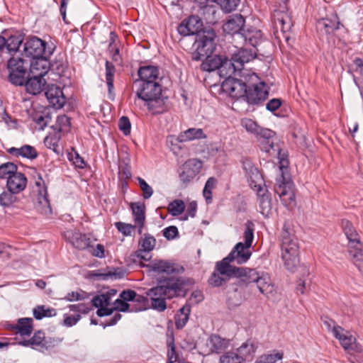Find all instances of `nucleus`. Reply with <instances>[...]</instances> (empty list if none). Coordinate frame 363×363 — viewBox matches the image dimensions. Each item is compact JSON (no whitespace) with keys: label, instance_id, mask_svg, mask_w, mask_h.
Listing matches in <instances>:
<instances>
[{"label":"nucleus","instance_id":"31","mask_svg":"<svg viewBox=\"0 0 363 363\" xmlns=\"http://www.w3.org/2000/svg\"><path fill=\"white\" fill-rule=\"evenodd\" d=\"M66 238L78 250H85L89 246L90 240L84 234L78 232H67Z\"/></svg>","mask_w":363,"mask_h":363},{"label":"nucleus","instance_id":"22","mask_svg":"<svg viewBox=\"0 0 363 363\" xmlns=\"http://www.w3.org/2000/svg\"><path fill=\"white\" fill-rule=\"evenodd\" d=\"M35 186L38 189V203L42 206V211L45 213L50 212V201L48 198L47 188L45 184V182L43 179L41 175L38 174V179L35 181Z\"/></svg>","mask_w":363,"mask_h":363},{"label":"nucleus","instance_id":"52","mask_svg":"<svg viewBox=\"0 0 363 363\" xmlns=\"http://www.w3.org/2000/svg\"><path fill=\"white\" fill-rule=\"evenodd\" d=\"M242 125L246 129L247 132L259 136L261 132L265 128L259 126L255 121L250 118H244L241 121Z\"/></svg>","mask_w":363,"mask_h":363},{"label":"nucleus","instance_id":"62","mask_svg":"<svg viewBox=\"0 0 363 363\" xmlns=\"http://www.w3.org/2000/svg\"><path fill=\"white\" fill-rule=\"evenodd\" d=\"M140 189L143 191V196L145 199H150L153 194L152 188L142 178H138Z\"/></svg>","mask_w":363,"mask_h":363},{"label":"nucleus","instance_id":"26","mask_svg":"<svg viewBox=\"0 0 363 363\" xmlns=\"http://www.w3.org/2000/svg\"><path fill=\"white\" fill-rule=\"evenodd\" d=\"M27 179L21 172H17L7 180V187L9 191L13 194H18L22 191L26 186Z\"/></svg>","mask_w":363,"mask_h":363},{"label":"nucleus","instance_id":"57","mask_svg":"<svg viewBox=\"0 0 363 363\" xmlns=\"http://www.w3.org/2000/svg\"><path fill=\"white\" fill-rule=\"evenodd\" d=\"M115 73V67L110 62H106V80L108 91L111 93L113 89V77Z\"/></svg>","mask_w":363,"mask_h":363},{"label":"nucleus","instance_id":"44","mask_svg":"<svg viewBox=\"0 0 363 363\" xmlns=\"http://www.w3.org/2000/svg\"><path fill=\"white\" fill-rule=\"evenodd\" d=\"M243 168L246 172V174H247L249 179L252 183H257L259 180H262V176L257 169V167H255L250 161L246 160L243 162Z\"/></svg>","mask_w":363,"mask_h":363},{"label":"nucleus","instance_id":"15","mask_svg":"<svg viewBox=\"0 0 363 363\" xmlns=\"http://www.w3.org/2000/svg\"><path fill=\"white\" fill-rule=\"evenodd\" d=\"M256 57V53L252 50L241 48L237 52L234 53L231 59L229 60L230 72L233 74L236 71H240L243 69L245 63H247Z\"/></svg>","mask_w":363,"mask_h":363},{"label":"nucleus","instance_id":"51","mask_svg":"<svg viewBox=\"0 0 363 363\" xmlns=\"http://www.w3.org/2000/svg\"><path fill=\"white\" fill-rule=\"evenodd\" d=\"M17 166L12 162H6L0 165V179H6L7 180L18 172Z\"/></svg>","mask_w":363,"mask_h":363},{"label":"nucleus","instance_id":"34","mask_svg":"<svg viewBox=\"0 0 363 363\" xmlns=\"http://www.w3.org/2000/svg\"><path fill=\"white\" fill-rule=\"evenodd\" d=\"M340 341L341 345L345 350L353 349V345L355 342V338L345 331L342 328H335V335Z\"/></svg>","mask_w":363,"mask_h":363},{"label":"nucleus","instance_id":"28","mask_svg":"<svg viewBox=\"0 0 363 363\" xmlns=\"http://www.w3.org/2000/svg\"><path fill=\"white\" fill-rule=\"evenodd\" d=\"M341 225L349 240L350 249L354 247V246L361 245L359 236L352 223L348 220L343 219L342 220Z\"/></svg>","mask_w":363,"mask_h":363},{"label":"nucleus","instance_id":"59","mask_svg":"<svg viewBox=\"0 0 363 363\" xmlns=\"http://www.w3.org/2000/svg\"><path fill=\"white\" fill-rule=\"evenodd\" d=\"M240 1V0H216V2L224 12L230 13L237 9Z\"/></svg>","mask_w":363,"mask_h":363},{"label":"nucleus","instance_id":"63","mask_svg":"<svg viewBox=\"0 0 363 363\" xmlns=\"http://www.w3.org/2000/svg\"><path fill=\"white\" fill-rule=\"evenodd\" d=\"M115 226L124 236L130 235L133 230L135 228V226H133V225L123 222L115 223Z\"/></svg>","mask_w":363,"mask_h":363},{"label":"nucleus","instance_id":"38","mask_svg":"<svg viewBox=\"0 0 363 363\" xmlns=\"http://www.w3.org/2000/svg\"><path fill=\"white\" fill-rule=\"evenodd\" d=\"M31 117L40 130H43L51 121L50 114L47 110L34 111Z\"/></svg>","mask_w":363,"mask_h":363},{"label":"nucleus","instance_id":"40","mask_svg":"<svg viewBox=\"0 0 363 363\" xmlns=\"http://www.w3.org/2000/svg\"><path fill=\"white\" fill-rule=\"evenodd\" d=\"M257 347V345L255 341L248 340L238 348L237 352L240 355L244 357V361H245L247 358L251 357L254 354Z\"/></svg>","mask_w":363,"mask_h":363},{"label":"nucleus","instance_id":"56","mask_svg":"<svg viewBox=\"0 0 363 363\" xmlns=\"http://www.w3.org/2000/svg\"><path fill=\"white\" fill-rule=\"evenodd\" d=\"M230 277H228L226 275L221 274L216 269L212 273L211 276L208 279V283L210 285L213 286H220L223 283L226 282Z\"/></svg>","mask_w":363,"mask_h":363},{"label":"nucleus","instance_id":"13","mask_svg":"<svg viewBox=\"0 0 363 363\" xmlns=\"http://www.w3.org/2000/svg\"><path fill=\"white\" fill-rule=\"evenodd\" d=\"M202 168L201 160L192 158L186 161L180 168L179 179L186 186L200 172Z\"/></svg>","mask_w":363,"mask_h":363},{"label":"nucleus","instance_id":"47","mask_svg":"<svg viewBox=\"0 0 363 363\" xmlns=\"http://www.w3.org/2000/svg\"><path fill=\"white\" fill-rule=\"evenodd\" d=\"M184 140H182L180 133L178 135H169L167 138V143L170 150L174 154H179L183 149Z\"/></svg>","mask_w":363,"mask_h":363},{"label":"nucleus","instance_id":"33","mask_svg":"<svg viewBox=\"0 0 363 363\" xmlns=\"http://www.w3.org/2000/svg\"><path fill=\"white\" fill-rule=\"evenodd\" d=\"M8 152L17 157L21 156L30 160H33L38 156L36 150L33 146L28 145H23L19 148L11 147L8 149Z\"/></svg>","mask_w":363,"mask_h":363},{"label":"nucleus","instance_id":"14","mask_svg":"<svg viewBox=\"0 0 363 363\" xmlns=\"http://www.w3.org/2000/svg\"><path fill=\"white\" fill-rule=\"evenodd\" d=\"M340 26H342L337 14H334L330 18H320L316 22L317 31L320 35H326L328 40L331 38Z\"/></svg>","mask_w":363,"mask_h":363},{"label":"nucleus","instance_id":"30","mask_svg":"<svg viewBox=\"0 0 363 363\" xmlns=\"http://www.w3.org/2000/svg\"><path fill=\"white\" fill-rule=\"evenodd\" d=\"M45 84V80L43 77L33 74V77L28 78L24 85L28 93L36 95L43 90Z\"/></svg>","mask_w":363,"mask_h":363},{"label":"nucleus","instance_id":"10","mask_svg":"<svg viewBox=\"0 0 363 363\" xmlns=\"http://www.w3.org/2000/svg\"><path fill=\"white\" fill-rule=\"evenodd\" d=\"M259 137V144L262 150L269 155H277L280 158L281 148L275 133L270 129H264Z\"/></svg>","mask_w":363,"mask_h":363},{"label":"nucleus","instance_id":"49","mask_svg":"<svg viewBox=\"0 0 363 363\" xmlns=\"http://www.w3.org/2000/svg\"><path fill=\"white\" fill-rule=\"evenodd\" d=\"M116 35L113 32L110 33V43L108 45V52L111 55L113 61L120 63L121 62V56L118 47L116 44Z\"/></svg>","mask_w":363,"mask_h":363},{"label":"nucleus","instance_id":"55","mask_svg":"<svg viewBox=\"0 0 363 363\" xmlns=\"http://www.w3.org/2000/svg\"><path fill=\"white\" fill-rule=\"evenodd\" d=\"M70 119L66 115L59 116L57 118L55 129L59 133H66L69 130L70 128Z\"/></svg>","mask_w":363,"mask_h":363},{"label":"nucleus","instance_id":"48","mask_svg":"<svg viewBox=\"0 0 363 363\" xmlns=\"http://www.w3.org/2000/svg\"><path fill=\"white\" fill-rule=\"evenodd\" d=\"M148 299L147 297L135 294V298L130 305L132 306L131 311L139 312L145 311L149 308Z\"/></svg>","mask_w":363,"mask_h":363},{"label":"nucleus","instance_id":"12","mask_svg":"<svg viewBox=\"0 0 363 363\" xmlns=\"http://www.w3.org/2000/svg\"><path fill=\"white\" fill-rule=\"evenodd\" d=\"M274 191L277 194L284 206H290L295 201V194L293 189V183L286 181L284 173H281V178L277 180L274 186Z\"/></svg>","mask_w":363,"mask_h":363},{"label":"nucleus","instance_id":"24","mask_svg":"<svg viewBox=\"0 0 363 363\" xmlns=\"http://www.w3.org/2000/svg\"><path fill=\"white\" fill-rule=\"evenodd\" d=\"M45 96L50 104L57 108H62L65 97L62 89L54 84H48L45 89Z\"/></svg>","mask_w":363,"mask_h":363},{"label":"nucleus","instance_id":"5","mask_svg":"<svg viewBox=\"0 0 363 363\" xmlns=\"http://www.w3.org/2000/svg\"><path fill=\"white\" fill-rule=\"evenodd\" d=\"M250 248L241 242L237 243L226 257L216 263V269L221 274L225 275L235 267L230 265V262L238 264L247 262L252 255Z\"/></svg>","mask_w":363,"mask_h":363},{"label":"nucleus","instance_id":"29","mask_svg":"<svg viewBox=\"0 0 363 363\" xmlns=\"http://www.w3.org/2000/svg\"><path fill=\"white\" fill-rule=\"evenodd\" d=\"M273 21L275 27L280 29L284 33L289 31L292 22L289 16L284 11H275L273 14Z\"/></svg>","mask_w":363,"mask_h":363},{"label":"nucleus","instance_id":"23","mask_svg":"<svg viewBox=\"0 0 363 363\" xmlns=\"http://www.w3.org/2000/svg\"><path fill=\"white\" fill-rule=\"evenodd\" d=\"M50 56H42L32 60L30 63V72L32 74L44 77L49 71Z\"/></svg>","mask_w":363,"mask_h":363},{"label":"nucleus","instance_id":"64","mask_svg":"<svg viewBox=\"0 0 363 363\" xmlns=\"http://www.w3.org/2000/svg\"><path fill=\"white\" fill-rule=\"evenodd\" d=\"M16 201L13 194L9 191L0 193V204L4 206H9Z\"/></svg>","mask_w":363,"mask_h":363},{"label":"nucleus","instance_id":"25","mask_svg":"<svg viewBox=\"0 0 363 363\" xmlns=\"http://www.w3.org/2000/svg\"><path fill=\"white\" fill-rule=\"evenodd\" d=\"M255 187H258L257 191V202L260 208L262 214L267 216L270 212L272 208V201L270 195L266 188L262 187L259 184L255 185Z\"/></svg>","mask_w":363,"mask_h":363},{"label":"nucleus","instance_id":"37","mask_svg":"<svg viewBox=\"0 0 363 363\" xmlns=\"http://www.w3.org/2000/svg\"><path fill=\"white\" fill-rule=\"evenodd\" d=\"M182 140L189 142L194 140L204 139L206 135L201 128H191L180 133Z\"/></svg>","mask_w":363,"mask_h":363},{"label":"nucleus","instance_id":"46","mask_svg":"<svg viewBox=\"0 0 363 363\" xmlns=\"http://www.w3.org/2000/svg\"><path fill=\"white\" fill-rule=\"evenodd\" d=\"M44 333L38 331L34 333L33 336L30 339L20 342L19 344L25 347L30 346L33 348H35L36 347L44 345Z\"/></svg>","mask_w":363,"mask_h":363},{"label":"nucleus","instance_id":"18","mask_svg":"<svg viewBox=\"0 0 363 363\" xmlns=\"http://www.w3.org/2000/svg\"><path fill=\"white\" fill-rule=\"evenodd\" d=\"M139 249L135 252V255L140 259L147 261L150 259V256L144 255L149 253L154 250L156 245V239L149 233H145L138 242Z\"/></svg>","mask_w":363,"mask_h":363},{"label":"nucleus","instance_id":"60","mask_svg":"<svg viewBox=\"0 0 363 363\" xmlns=\"http://www.w3.org/2000/svg\"><path fill=\"white\" fill-rule=\"evenodd\" d=\"M6 45L9 52L17 51L23 42L21 35H11L6 40Z\"/></svg>","mask_w":363,"mask_h":363},{"label":"nucleus","instance_id":"6","mask_svg":"<svg viewBox=\"0 0 363 363\" xmlns=\"http://www.w3.org/2000/svg\"><path fill=\"white\" fill-rule=\"evenodd\" d=\"M214 38L215 33L213 31H207L196 38L193 45L195 50L191 52V59L203 61L205 57L211 55L216 48Z\"/></svg>","mask_w":363,"mask_h":363},{"label":"nucleus","instance_id":"41","mask_svg":"<svg viewBox=\"0 0 363 363\" xmlns=\"http://www.w3.org/2000/svg\"><path fill=\"white\" fill-rule=\"evenodd\" d=\"M349 253L352 257L354 264L363 274V252L362 246H354V247L349 250Z\"/></svg>","mask_w":363,"mask_h":363},{"label":"nucleus","instance_id":"3","mask_svg":"<svg viewBox=\"0 0 363 363\" xmlns=\"http://www.w3.org/2000/svg\"><path fill=\"white\" fill-rule=\"evenodd\" d=\"M256 269L234 267L225 274L228 277H235L238 280L231 284L232 291L228 292V301L230 306H240L242 301V293L240 289L247 287L249 284L255 283L259 278V273Z\"/></svg>","mask_w":363,"mask_h":363},{"label":"nucleus","instance_id":"36","mask_svg":"<svg viewBox=\"0 0 363 363\" xmlns=\"http://www.w3.org/2000/svg\"><path fill=\"white\" fill-rule=\"evenodd\" d=\"M257 284V289L262 294H267L272 291V285L270 277L264 272L259 273V278L255 282Z\"/></svg>","mask_w":363,"mask_h":363},{"label":"nucleus","instance_id":"8","mask_svg":"<svg viewBox=\"0 0 363 363\" xmlns=\"http://www.w3.org/2000/svg\"><path fill=\"white\" fill-rule=\"evenodd\" d=\"M55 50L54 47L48 46L45 41L37 37L30 38L24 44L25 55L33 59L45 56H51Z\"/></svg>","mask_w":363,"mask_h":363},{"label":"nucleus","instance_id":"9","mask_svg":"<svg viewBox=\"0 0 363 363\" xmlns=\"http://www.w3.org/2000/svg\"><path fill=\"white\" fill-rule=\"evenodd\" d=\"M204 61L201 65V69L203 71L211 72L218 69L220 75L223 77L230 76L232 74L230 72V65H231L229 60L223 56L215 55L204 58Z\"/></svg>","mask_w":363,"mask_h":363},{"label":"nucleus","instance_id":"19","mask_svg":"<svg viewBox=\"0 0 363 363\" xmlns=\"http://www.w3.org/2000/svg\"><path fill=\"white\" fill-rule=\"evenodd\" d=\"M150 267L155 272L167 274H180L184 272L183 267L165 260L155 261L150 264Z\"/></svg>","mask_w":363,"mask_h":363},{"label":"nucleus","instance_id":"1","mask_svg":"<svg viewBox=\"0 0 363 363\" xmlns=\"http://www.w3.org/2000/svg\"><path fill=\"white\" fill-rule=\"evenodd\" d=\"M134 88L137 97L145 102V106L152 114H161L167 110L159 82L135 81Z\"/></svg>","mask_w":363,"mask_h":363},{"label":"nucleus","instance_id":"7","mask_svg":"<svg viewBox=\"0 0 363 363\" xmlns=\"http://www.w3.org/2000/svg\"><path fill=\"white\" fill-rule=\"evenodd\" d=\"M28 62L20 57H11L8 61L9 80L16 86L25 84Z\"/></svg>","mask_w":363,"mask_h":363},{"label":"nucleus","instance_id":"39","mask_svg":"<svg viewBox=\"0 0 363 363\" xmlns=\"http://www.w3.org/2000/svg\"><path fill=\"white\" fill-rule=\"evenodd\" d=\"M191 311V306L189 303L185 304L181 308L175 316V325L177 329H182L187 323L189 315Z\"/></svg>","mask_w":363,"mask_h":363},{"label":"nucleus","instance_id":"27","mask_svg":"<svg viewBox=\"0 0 363 363\" xmlns=\"http://www.w3.org/2000/svg\"><path fill=\"white\" fill-rule=\"evenodd\" d=\"M110 308L113 309V312L114 311H120V312H129L133 313L132 306L130 303H128L121 298L116 299L113 303V306ZM121 318V315L117 312L114 314V315L110 319L106 320L107 325H113L117 323V322Z\"/></svg>","mask_w":363,"mask_h":363},{"label":"nucleus","instance_id":"4","mask_svg":"<svg viewBox=\"0 0 363 363\" xmlns=\"http://www.w3.org/2000/svg\"><path fill=\"white\" fill-rule=\"evenodd\" d=\"M281 258L287 269L293 271L298 264L299 246L293 230L285 223L281 235Z\"/></svg>","mask_w":363,"mask_h":363},{"label":"nucleus","instance_id":"42","mask_svg":"<svg viewBox=\"0 0 363 363\" xmlns=\"http://www.w3.org/2000/svg\"><path fill=\"white\" fill-rule=\"evenodd\" d=\"M210 342L212 346L213 351L220 353L229 345V340L221 337L218 335H212L210 337Z\"/></svg>","mask_w":363,"mask_h":363},{"label":"nucleus","instance_id":"16","mask_svg":"<svg viewBox=\"0 0 363 363\" xmlns=\"http://www.w3.org/2000/svg\"><path fill=\"white\" fill-rule=\"evenodd\" d=\"M203 30V22L197 16H191L183 20L179 25L177 30L181 35H198Z\"/></svg>","mask_w":363,"mask_h":363},{"label":"nucleus","instance_id":"35","mask_svg":"<svg viewBox=\"0 0 363 363\" xmlns=\"http://www.w3.org/2000/svg\"><path fill=\"white\" fill-rule=\"evenodd\" d=\"M33 320L31 318H20L13 328L16 330V333H19L21 335L29 336L33 330Z\"/></svg>","mask_w":363,"mask_h":363},{"label":"nucleus","instance_id":"11","mask_svg":"<svg viewBox=\"0 0 363 363\" xmlns=\"http://www.w3.org/2000/svg\"><path fill=\"white\" fill-rule=\"evenodd\" d=\"M225 77L221 85L223 91L232 98L245 99L247 88L246 84L242 80L232 78L230 76Z\"/></svg>","mask_w":363,"mask_h":363},{"label":"nucleus","instance_id":"58","mask_svg":"<svg viewBox=\"0 0 363 363\" xmlns=\"http://www.w3.org/2000/svg\"><path fill=\"white\" fill-rule=\"evenodd\" d=\"M216 180L213 177H210L206 182L203 190V196L206 203H210L212 201V189L215 187Z\"/></svg>","mask_w":363,"mask_h":363},{"label":"nucleus","instance_id":"50","mask_svg":"<svg viewBox=\"0 0 363 363\" xmlns=\"http://www.w3.org/2000/svg\"><path fill=\"white\" fill-rule=\"evenodd\" d=\"M254 223L250 220H247L245 224V230L243 232L244 245L249 247L252 246L254 240Z\"/></svg>","mask_w":363,"mask_h":363},{"label":"nucleus","instance_id":"2","mask_svg":"<svg viewBox=\"0 0 363 363\" xmlns=\"http://www.w3.org/2000/svg\"><path fill=\"white\" fill-rule=\"evenodd\" d=\"M185 281L182 278L169 279L164 284L152 288L147 292L150 297L152 308L158 311L167 308L165 299L174 296H184Z\"/></svg>","mask_w":363,"mask_h":363},{"label":"nucleus","instance_id":"17","mask_svg":"<svg viewBox=\"0 0 363 363\" xmlns=\"http://www.w3.org/2000/svg\"><path fill=\"white\" fill-rule=\"evenodd\" d=\"M269 92L267 85L264 82H259L255 84L252 87L247 88L245 100L251 104H258L264 101L268 96Z\"/></svg>","mask_w":363,"mask_h":363},{"label":"nucleus","instance_id":"61","mask_svg":"<svg viewBox=\"0 0 363 363\" xmlns=\"http://www.w3.org/2000/svg\"><path fill=\"white\" fill-rule=\"evenodd\" d=\"M283 354L276 352L273 354H263L260 356L255 363H275L278 360L281 359Z\"/></svg>","mask_w":363,"mask_h":363},{"label":"nucleus","instance_id":"32","mask_svg":"<svg viewBox=\"0 0 363 363\" xmlns=\"http://www.w3.org/2000/svg\"><path fill=\"white\" fill-rule=\"evenodd\" d=\"M159 69L156 66H142L140 67L138 70V75L140 77V79H138L137 81L157 82V79H159Z\"/></svg>","mask_w":363,"mask_h":363},{"label":"nucleus","instance_id":"54","mask_svg":"<svg viewBox=\"0 0 363 363\" xmlns=\"http://www.w3.org/2000/svg\"><path fill=\"white\" fill-rule=\"evenodd\" d=\"M244 357L238 352H228L220 358V363H243Z\"/></svg>","mask_w":363,"mask_h":363},{"label":"nucleus","instance_id":"21","mask_svg":"<svg viewBox=\"0 0 363 363\" xmlns=\"http://www.w3.org/2000/svg\"><path fill=\"white\" fill-rule=\"evenodd\" d=\"M245 20L241 14H233L228 17L223 26V31L228 34H235L242 30Z\"/></svg>","mask_w":363,"mask_h":363},{"label":"nucleus","instance_id":"20","mask_svg":"<svg viewBox=\"0 0 363 363\" xmlns=\"http://www.w3.org/2000/svg\"><path fill=\"white\" fill-rule=\"evenodd\" d=\"M91 302L94 306L98 308L96 311L98 316H106L113 313V309L108 307L111 302V297L108 294H102L94 296Z\"/></svg>","mask_w":363,"mask_h":363},{"label":"nucleus","instance_id":"43","mask_svg":"<svg viewBox=\"0 0 363 363\" xmlns=\"http://www.w3.org/2000/svg\"><path fill=\"white\" fill-rule=\"evenodd\" d=\"M242 35L245 41H247L253 47L257 46L262 37V31L256 28L248 29L247 31H244Z\"/></svg>","mask_w":363,"mask_h":363},{"label":"nucleus","instance_id":"45","mask_svg":"<svg viewBox=\"0 0 363 363\" xmlns=\"http://www.w3.org/2000/svg\"><path fill=\"white\" fill-rule=\"evenodd\" d=\"M130 208L133 215L134 222L145 221V206L143 203H131Z\"/></svg>","mask_w":363,"mask_h":363},{"label":"nucleus","instance_id":"53","mask_svg":"<svg viewBox=\"0 0 363 363\" xmlns=\"http://www.w3.org/2000/svg\"><path fill=\"white\" fill-rule=\"evenodd\" d=\"M185 210V204L184 202L182 200H174L169 204L167 207L168 212L174 216H177L181 215Z\"/></svg>","mask_w":363,"mask_h":363}]
</instances>
